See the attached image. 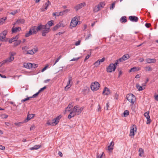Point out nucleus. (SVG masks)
I'll list each match as a JSON object with an SVG mask.
<instances>
[{
	"label": "nucleus",
	"mask_w": 158,
	"mask_h": 158,
	"mask_svg": "<svg viewBox=\"0 0 158 158\" xmlns=\"http://www.w3.org/2000/svg\"><path fill=\"white\" fill-rule=\"evenodd\" d=\"M62 117V116L60 114L57 116L56 118L53 119L52 120V122L48 121L47 122V124L49 125L55 126L58 123L60 119Z\"/></svg>",
	"instance_id": "obj_1"
},
{
	"label": "nucleus",
	"mask_w": 158,
	"mask_h": 158,
	"mask_svg": "<svg viewBox=\"0 0 158 158\" xmlns=\"http://www.w3.org/2000/svg\"><path fill=\"white\" fill-rule=\"evenodd\" d=\"M42 27L41 24L40 23L38 24L37 27L35 26L32 27L31 30L34 34H36L38 31L41 30Z\"/></svg>",
	"instance_id": "obj_2"
},
{
	"label": "nucleus",
	"mask_w": 158,
	"mask_h": 158,
	"mask_svg": "<svg viewBox=\"0 0 158 158\" xmlns=\"http://www.w3.org/2000/svg\"><path fill=\"white\" fill-rule=\"evenodd\" d=\"M126 98L132 104H133L136 100L135 96L132 94H127L126 96Z\"/></svg>",
	"instance_id": "obj_3"
},
{
	"label": "nucleus",
	"mask_w": 158,
	"mask_h": 158,
	"mask_svg": "<svg viewBox=\"0 0 158 158\" xmlns=\"http://www.w3.org/2000/svg\"><path fill=\"white\" fill-rule=\"evenodd\" d=\"M100 84L97 81L92 83L90 86L91 89L93 91H96L99 89Z\"/></svg>",
	"instance_id": "obj_4"
},
{
	"label": "nucleus",
	"mask_w": 158,
	"mask_h": 158,
	"mask_svg": "<svg viewBox=\"0 0 158 158\" xmlns=\"http://www.w3.org/2000/svg\"><path fill=\"white\" fill-rule=\"evenodd\" d=\"M79 108V106H78L77 105L74 106V108H73V110L74 112L76 114L77 113V115H79L81 113L82 111L83 110L84 107H82L81 108L79 109H78Z\"/></svg>",
	"instance_id": "obj_5"
},
{
	"label": "nucleus",
	"mask_w": 158,
	"mask_h": 158,
	"mask_svg": "<svg viewBox=\"0 0 158 158\" xmlns=\"http://www.w3.org/2000/svg\"><path fill=\"white\" fill-rule=\"evenodd\" d=\"M116 69V67L114 65V64L111 63L106 68V70L108 73H111L114 71Z\"/></svg>",
	"instance_id": "obj_6"
},
{
	"label": "nucleus",
	"mask_w": 158,
	"mask_h": 158,
	"mask_svg": "<svg viewBox=\"0 0 158 158\" xmlns=\"http://www.w3.org/2000/svg\"><path fill=\"white\" fill-rule=\"evenodd\" d=\"M42 30L41 33L43 36H45L46 34L48 33L51 31V29L49 27H42Z\"/></svg>",
	"instance_id": "obj_7"
},
{
	"label": "nucleus",
	"mask_w": 158,
	"mask_h": 158,
	"mask_svg": "<svg viewBox=\"0 0 158 158\" xmlns=\"http://www.w3.org/2000/svg\"><path fill=\"white\" fill-rule=\"evenodd\" d=\"M8 32L7 30H5L2 32L0 33V41L4 42V39L6 38V36Z\"/></svg>",
	"instance_id": "obj_8"
},
{
	"label": "nucleus",
	"mask_w": 158,
	"mask_h": 158,
	"mask_svg": "<svg viewBox=\"0 0 158 158\" xmlns=\"http://www.w3.org/2000/svg\"><path fill=\"white\" fill-rule=\"evenodd\" d=\"M78 19L76 17H74L71 20L70 26L73 27H74L76 26L78 23Z\"/></svg>",
	"instance_id": "obj_9"
},
{
	"label": "nucleus",
	"mask_w": 158,
	"mask_h": 158,
	"mask_svg": "<svg viewBox=\"0 0 158 158\" xmlns=\"http://www.w3.org/2000/svg\"><path fill=\"white\" fill-rule=\"evenodd\" d=\"M54 21L52 20H51L49 21H48L47 23L44 25H43L41 24V26H42V27H49L52 26L53 25H54Z\"/></svg>",
	"instance_id": "obj_10"
},
{
	"label": "nucleus",
	"mask_w": 158,
	"mask_h": 158,
	"mask_svg": "<svg viewBox=\"0 0 158 158\" xmlns=\"http://www.w3.org/2000/svg\"><path fill=\"white\" fill-rule=\"evenodd\" d=\"M64 25L62 22H60L55 25L53 28L52 30L55 31L58 29L59 27H64Z\"/></svg>",
	"instance_id": "obj_11"
},
{
	"label": "nucleus",
	"mask_w": 158,
	"mask_h": 158,
	"mask_svg": "<svg viewBox=\"0 0 158 158\" xmlns=\"http://www.w3.org/2000/svg\"><path fill=\"white\" fill-rule=\"evenodd\" d=\"M86 5L85 2H83L77 5L74 7V9L76 11L81 9Z\"/></svg>",
	"instance_id": "obj_12"
},
{
	"label": "nucleus",
	"mask_w": 158,
	"mask_h": 158,
	"mask_svg": "<svg viewBox=\"0 0 158 158\" xmlns=\"http://www.w3.org/2000/svg\"><path fill=\"white\" fill-rule=\"evenodd\" d=\"M35 116V114H29V113L28 114V115L27 118L23 120V122L27 123L30 120L31 118H33Z\"/></svg>",
	"instance_id": "obj_13"
},
{
	"label": "nucleus",
	"mask_w": 158,
	"mask_h": 158,
	"mask_svg": "<svg viewBox=\"0 0 158 158\" xmlns=\"http://www.w3.org/2000/svg\"><path fill=\"white\" fill-rule=\"evenodd\" d=\"M72 77H69V80L68 81L67 85L65 87L64 89L65 90H68L69 88L71 86V85H70V81H72Z\"/></svg>",
	"instance_id": "obj_14"
},
{
	"label": "nucleus",
	"mask_w": 158,
	"mask_h": 158,
	"mask_svg": "<svg viewBox=\"0 0 158 158\" xmlns=\"http://www.w3.org/2000/svg\"><path fill=\"white\" fill-rule=\"evenodd\" d=\"M130 56L128 54H127L124 55L121 58L119 59L120 61L123 62L125 60L129 58Z\"/></svg>",
	"instance_id": "obj_15"
},
{
	"label": "nucleus",
	"mask_w": 158,
	"mask_h": 158,
	"mask_svg": "<svg viewBox=\"0 0 158 158\" xmlns=\"http://www.w3.org/2000/svg\"><path fill=\"white\" fill-rule=\"evenodd\" d=\"M110 94V92L109 89L106 87H105L102 92V94L104 95H108Z\"/></svg>",
	"instance_id": "obj_16"
},
{
	"label": "nucleus",
	"mask_w": 158,
	"mask_h": 158,
	"mask_svg": "<svg viewBox=\"0 0 158 158\" xmlns=\"http://www.w3.org/2000/svg\"><path fill=\"white\" fill-rule=\"evenodd\" d=\"M130 20L132 22H137L138 21V18L137 17L135 16H130L129 17Z\"/></svg>",
	"instance_id": "obj_17"
},
{
	"label": "nucleus",
	"mask_w": 158,
	"mask_h": 158,
	"mask_svg": "<svg viewBox=\"0 0 158 158\" xmlns=\"http://www.w3.org/2000/svg\"><path fill=\"white\" fill-rule=\"evenodd\" d=\"M21 30L20 27H13L11 29V31L13 33H15L17 31H19Z\"/></svg>",
	"instance_id": "obj_18"
},
{
	"label": "nucleus",
	"mask_w": 158,
	"mask_h": 158,
	"mask_svg": "<svg viewBox=\"0 0 158 158\" xmlns=\"http://www.w3.org/2000/svg\"><path fill=\"white\" fill-rule=\"evenodd\" d=\"M19 35H16L15 37H13L11 39H10L8 41L9 43L11 44L13 42L17 40L19 38Z\"/></svg>",
	"instance_id": "obj_19"
},
{
	"label": "nucleus",
	"mask_w": 158,
	"mask_h": 158,
	"mask_svg": "<svg viewBox=\"0 0 158 158\" xmlns=\"http://www.w3.org/2000/svg\"><path fill=\"white\" fill-rule=\"evenodd\" d=\"M50 4L51 2H49V1H48L47 2L45 3L44 5V6H43L44 7V9H42V11H45V10H47L49 5Z\"/></svg>",
	"instance_id": "obj_20"
},
{
	"label": "nucleus",
	"mask_w": 158,
	"mask_h": 158,
	"mask_svg": "<svg viewBox=\"0 0 158 158\" xmlns=\"http://www.w3.org/2000/svg\"><path fill=\"white\" fill-rule=\"evenodd\" d=\"M146 61L148 63H154L156 62V60L155 59L148 58L146 60Z\"/></svg>",
	"instance_id": "obj_21"
},
{
	"label": "nucleus",
	"mask_w": 158,
	"mask_h": 158,
	"mask_svg": "<svg viewBox=\"0 0 158 158\" xmlns=\"http://www.w3.org/2000/svg\"><path fill=\"white\" fill-rule=\"evenodd\" d=\"M139 70V68L138 67H134L131 68L129 71V72L130 73L131 72H134L136 71H138Z\"/></svg>",
	"instance_id": "obj_22"
},
{
	"label": "nucleus",
	"mask_w": 158,
	"mask_h": 158,
	"mask_svg": "<svg viewBox=\"0 0 158 158\" xmlns=\"http://www.w3.org/2000/svg\"><path fill=\"white\" fill-rule=\"evenodd\" d=\"M136 86L139 91H141L145 89L144 87L139 86V85L138 84H137Z\"/></svg>",
	"instance_id": "obj_23"
},
{
	"label": "nucleus",
	"mask_w": 158,
	"mask_h": 158,
	"mask_svg": "<svg viewBox=\"0 0 158 158\" xmlns=\"http://www.w3.org/2000/svg\"><path fill=\"white\" fill-rule=\"evenodd\" d=\"M100 10V5H98L94 7L93 11L94 12H96L99 11Z\"/></svg>",
	"instance_id": "obj_24"
},
{
	"label": "nucleus",
	"mask_w": 158,
	"mask_h": 158,
	"mask_svg": "<svg viewBox=\"0 0 158 158\" xmlns=\"http://www.w3.org/2000/svg\"><path fill=\"white\" fill-rule=\"evenodd\" d=\"M25 22V20L23 19H19L16 21V23H18V24L19 23L23 24Z\"/></svg>",
	"instance_id": "obj_25"
},
{
	"label": "nucleus",
	"mask_w": 158,
	"mask_h": 158,
	"mask_svg": "<svg viewBox=\"0 0 158 158\" xmlns=\"http://www.w3.org/2000/svg\"><path fill=\"white\" fill-rule=\"evenodd\" d=\"M74 111L73 110L72 111H71L70 114L68 115V118L69 119H70L72 118V117H74L76 115V113L73 114Z\"/></svg>",
	"instance_id": "obj_26"
},
{
	"label": "nucleus",
	"mask_w": 158,
	"mask_h": 158,
	"mask_svg": "<svg viewBox=\"0 0 158 158\" xmlns=\"http://www.w3.org/2000/svg\"><path fill=\"white\" fill-rule=\"evenodd\" d=\"M120 21L122 23L126 22H127L126 17V16L122 17L120 19Z\"/></svg>",
	"instance_id": "obj_27"
},
{
	"label": "nucleus",
	"mask_w": 158,
	"mask_h": 158,
	"mask_svg": "<svg viewBox=\"0 0 158 158\" xmlns=\"http://www.w3.org/2000/svg\"><path fill=\"white\" fill-rule=\"evenodd\" d=\"M13 60V59H12V58H11L10 56L7 58L6 60H4V62L5 64L7 62H11Z\"/></svg>",
	"instance_id": "obj_28"
},
{
	"label": "nucleus",
	"mask_w": 158,
	"mask_h": 158,
	"mask_svg": "<svg viewBox=\"0 0 158 158\" xmlns=\"http://www.w3.org/2000/svg\"><path fill=\"white\" fill-rule=\"evenodd\" d=\"M134 132H135V131L134 130V128H133V126H132V127H131V130L130 131V136H134L135 135Z\"/></svg>",
	"instance_id": "obj_29"
},
{
	"label": "nucleus",
	"mask_w": 158,
	"mask_h": 158,
	"mask_svg": "<svg viewBox=\"0 0 158 158\" xmlns=\"http://www.w3.org/2000/svg\"><path fill=\"white\" fill-rule=\"evenodd\" d=\"M21 40H17L15 41V42L14 43V47H16L17 46L19 45L21 43Z\"/></svg>",
	"instance_id": "obj_30"
},
{
	"label": "nucleus",
	"mask_w": 158,
	"mask_h": 158,
	"mask_svg": "<svg viewBox=\"0 0 158 158\" xmlns=\"http://www.w3.org/2000/svg\"><path fill=\"white\" fill-rule=\"evenodd\" d=\"M139 156H142V154H144V150L141 148H139Z\"/></svg>",
	"instance_id": "obj_31"
},
{
	"label": "nucleus",
	"mask_w": 158,
	"mask_h": 158,
	"mask_svg": "<svg viewBox=\"0 0 158 158\" xmlns=\"http://www.w3.org/2000/svg\"><path fill=\"white\" fill-rule=\"evenodd\" d=\"M32 31H31V29H30L29 31L25 35V37H27L32 34Z\"/></svg>",
	"instance_id": "obj_32"
},
{
	"label": "nucleus",
	"mask_w": 158,
	"mask_h": 158,
	"mask_svg": "<svg viewBox=\"0 0 158 158\" xmlns=\"http://www.w3.org/2000/svg\"><path fill=\"white\" fill-rule=\"evenodd\" d=\"M146 118L147 119L146 123L147 124H150L151 122L152 121H151V119H150V116L149 115L148 117H147Z\"/></svg>",
	"instance_id": "obj_33"
},
{
	"label": "nucleus",
	"mask_w": 158,
	"mask_h": 158,
	"mask_svg": "<svg viewBox=\"0 0 158 158\" xmlns=\"http://www.w3.org/2000/svg\"><path fill=\"white\" fill-rule=\"evenodd\" d=\"M100 64V63L99 61V60H98L97 61L94 63V64L95 65V67H97Z\"/></svg>",
	"instance_id": "obj_34"
},
{
	"label": "nucleus",
	"mask_w": 158,
	"mask_h": 158,
	"mask_svg": "<svg viewBox=\"0 0 158 158\" xmlns=\"http://www.w3.org/2000/svg\"><path fill=\"white\" fill-rule=\"evenodd\" d=\"M129 111L127 110H125L124 111L123 115L125 117H127L129 115Z\"/></svg>",
	"instance_id": "obj_35"
},
{
	"label": "nucleus",
	"mask_w": 158,
	"mask_h": 158,
	"mask_svg": "<svg viewBox=\"0 0 158 158\" xmlns=\"http://www.w3.org/2000/svg\"><path fill=\"white\" fill-rule=\"evenodd\" d=\"M6 19V18H2L0 19V24H2L5 22V20Z\"/></svg>",
	"instance_id": "obj_36"
},
{
	"label": "nucleus",
	"mask_w": 158,
	"mask_h": 158,
	"mask_svg": "<svg viewBox=\"0 0 158 158\" xmlns=\"http://www.w3.org/2000/svg\"><path fill=\"white\" fill-rule=\"evenodd\" d=\"M1 116L2 118H6L8 117V115L5 114H2L1 115Z\"/></svg>",
	"instance_id": "obj_37"
},
{
	"label": "nucleus",
	"mask_w": 158,
	"mask_h": 158,
	"mask_svg": "<svg viewBox=\"0 0 158 158\" xmlns=\"http://www.w3.org/2000/svg\"><path fill=\"white\" fill-rule=\"evenodd\" d=\"M118 71L119 72V73L118 75V77H119L122 74V71L121 69L120 68H119L118 69Z\"/></svg>",
	"instance_id": "obj_38"
},
{
	"label": "nucleus",
	"mask_w": 158,
	"mask_h": 158,
	"mask_svg": "<svg viewBox=\"0 0 158 158\" xmlns=\"http://www.w3.org/2000/svg\"><path fill=\"white\" fill-rule=\"evenodd\" d=\"M47 88V86H44L42 88H41L39 90V92H40H40H41L43 91H44V89H46Z\"/></svg>",
	"instance_id": "obj_39"
},
{
	"label": "nucleus",
	"mask_w": 158,
	"mask_h": 158,
	"mask_svg": "<svg viewBox=\"0 0 158 158\" xmlns=\"http://www.w3.org/2000/svg\"><path fill=\"white\" fill-rule=\"evenodd\" d=\"M73 103H70L67 107L66 108V110L68 108L69 109H70L73 106Z\"/></svg>",
	"instance_id": "obj_40"
},
{
	"label": "nucleus",
	"mask_w": 158,
	"mask_h": 158,
	"mask_svg": "<svg viewBox=\"0 0 158 158\" xmlns=\"http://www.w3.org/2000/svg\"><path fill=\"white\" fill-rule=\"evenodd\" d=\"M99 5H100V6L101 7L103 8L104 6L105 3L104 2H100Z\"/></svg>",
	"instance_id": "obj_41"
},
{
	"label": "nucleus",
	"mask_w": 158,
	"mask_h": 158,
	"mask_svg": "<svg viewBox=\"0 0 158 158\" xmlns=\"http://www.w3.org/2000/svg\"><path fill=\"white\" fill-rule=\"evenodd\" d=\"M28 69H32V64L30 63H28Z\"/></svg>",
	"instance_id": "obj_42"
},
{
	"label": "nucleus",
	"mask_w": 158,
	"mask_h": 158,
	"mask_svg": "<svg viewBox=\"0 0 158 158\" xmlns=\"http://www.w3.org/2000/svg\"><path fill=\"white\" fill-rule=\"evenodd\" d=\"M29 52H27V54L33 55L35 53V52L33 51V49H31V50L29 51Z\"/></svg>",
	"instance_id": "obj_43"
},
{
	"label": "nucleus",
	"mask_w": 158,
	"mask_h": 158,
	"mask_svg": "<svg viewBox=\"0 0 158 158\" xmlns=\"http://www.w3.org/2000/svg\"><path fill=\"white\" fill-rule=\"evenodd\" d=\"M32 69L37 67L38 66V64H32Z\"/></svg>",
	"instance_id": "obj_44"
},
{
	"label": "nucleus",
	"mask_w": 158,
	"mask_h": 158,
	"mask_svg": "<svg viewBox=\"0 0 158 158\" xmlns=\"http://www.w3.org/2000/svg\"><path fill=\"white\" fill-rule=\"evenodd\" d=\"M149 111H147L144 113V115L145 117L146 118L147 117H148V116H149Z\"/></svg>",
	"instance_id": "obj_45"
},
{
	"label": "nucleus",
	"mask_w": 158,
	"mask_h": 158,
	"mask_svg": "<svg viewBox=\"0 0 158 158\" xmlns=\"http://www.w3.org/2000/svg\"><path fill=\"white\" fill-rule=\"evenodd\" d=\"M145 68L146 70L147 71H149L152 70V68L149 66L145 67Z\"/></svg>",
	"instance_id": "obj_46"
},
{
	"label": "nucleus",
	"mask_w": 158,
	"mask_h": 158,
	"mask_svg": "<svg viewBox=\"0 0 158 158\" xmlns=\"http://www.w3.org/2000/svg\"><path fill=\"white\" fill-rule=\"evenodd\" d=\"M40 93L39 92V91H38L37 93L33 95V96H32V97L34 98L36 97Z\"/></svg>",
	"instance_id": "obj_47"
},
{
	"label": "nucleus",
	"mask_w": 158,
	"mask_h": 158,
	"mask_svg": "<svg viewBox=\"0 0 158 158\" xmlns=\"http://www.w3.org/2000/svg\"><path fill=\"white\" fill-rule=\"evenodd\" d=\"M48 66V65H46L41 70V72H43L45 70Z\"/></svg>",
	"instance_id": "obj_48"
},
{
	"label": "nucleus",
	"mask_w": 158,
	"mask_h": 158,
	"mask_svg": "<svg viewBox=\"0 0 158 158\" xmlns=\"http://www.w3.org/2000/svg\"><path fill=\"white\" fill-rule=\"evenodd\" d=\"M24 123V122H23H23H19L18 123H15V125H18V126H20L21 124Z\"/></svg>",
	"instance_id": "obj_49"
},
{
	"label": "nucleus",
	"mask_w": 158,
	"mask_h": 158,
	"mask_svg": "<svg viewBox=\"0 0 158 158\" xmlns=\"http://www.w3.org/2000/svg\"><path fill=\"white\" fill-rule=\"evenodd\" d=\"M80 58V57H78L77 58H73L72 59L70 60V61H77Z\"/></svg>",
	"instance_id": "obj_50"
},
{
	"label": "nucleus",
	"mask_w": 158,
	"mask_h": 158,
	"mask_svg": "<svg viewBox=\"0 0 158 158\" xmlns=\"http://www.w3.org/2000/svg\"><path fill=\"white\" fill-rule=\"evenodd\" d=\"M28 63H24L23 64V66L24 68L28 69Z\"/></svg>",
	"instance_id": "obj_51"
},
{
	"label": "nucleus",
	"mask_w": 158,
	"mask_h": 158,
	"mask_svg": "<svg viewBox=\"0 0 158 158\" xmlns=\"http://www.w3.org/2000/svg\"><path fill=\"white\" fill-rule=\"evenodd\" d=\"M115 2H114L113 3H112V4H111V6L110 7V9H113L114 8V7H115Z\"/></svg>",
	"instance_id": "obj_52"
},
{
	"label": "nucleus",
	"mask_w": 158,
	"mask_h": 158,
	"mask_svg": "<svg viewBox=\"0 0 158 158\" xmlns=\"http://www.w3.org/2000/svg\"><path fill=\"white\" fill-rule=\"evenodd\" d=\"M90 55H91V54H88L87 55V56H86V57H85V60H84V61H86V60H87V59H88L89 58Z\"/></svg>",
	"instance_id": "obj_53"
},
{
	"label": "nucleus",
	"mask_w": 158,
	"mask_h": 158,
	"mask_svg": "<svg viewBox=\"0 0 158 158\" xmlns=\"http://www.w3.org/2000/svg\"><path fill=\"white\" fill-rule=\"evenodd\" d=\"M17 13V10H14L13 12H11L10 14L13 15H14Z\"/></svg>",
	"instance_id": "obj_54"
},
{
	"label": "nucleus",
	"mask_w": 158,
	"mask_h": 158,
	"mask_svg": "<svg viewBox=\"0 0 158 158\" xmlns=\"http://www.w3.org/2000/svg\"><path fill=\"white\" fill-rule=\"evenodd\" d=\"M151 24L150 23H146L145 24V26L147 28H149Z\"/></svg>",
	"instance_id": "obj_55"
},
{
	"label": "nucleus",
	"mask_w": 158,
	"mask_h": 158,
	"mask_svg": "<svg viewBox=\"0 0 158 158\" xmlns=\"http://www.w3.org/2000/svg\"><path fill=\"white\" fill-rule=\"evenodd\" d=\"M113 149V147L111 145H110L108 146V150L109 151Z\"/></svg>",
	"instance_id": "obj_56"
},
{
	"label": "nucleus",
	"mask_w": 158,
	"mask_h": 158,
	"mask_svg": "<svg viewBox=\"0 0 158 158\" xmlns=\"http://www.w3.org/2000/svg\"><path fill=\"white\" fill-rule=\"evenodd\" d=\"M28 98H25V99L22 100L21 101V102H24L26 101H28Z\"/></svg>",
	"instance_id": "obj_57"
},
{
	"label": "nucleus",
	"mask_w": 158,
	"mask_h": 158,
	"mask_svg": "<svg viewBox=\"0 0 158 158\" xmlns=\"http://www.w3.org/2000/svg\"><path fill=\"white\" fill-rule=\"evenodd\" d=\"M0 149L2 150H4L5 149V147L2 145H0Z\"/></svg>",
	"instance_id": "obj_58"
},
{
	"label": "nucleus",
	"mask_w": 158,
	"mask_h": 158,
	"mask_svg": "<svg viewBox=\"0 0 158 158\" xmlns=\"http://www.w3.org/2000/svg\"><path fill=\"white\" fill-rule=\"evenodd\" d=\"M9 54H10L11 55V56H14L16 54V53L15 52H10Z\"/></svg>",
	"instance_id": "obj_59"
},
{
	"label": "nucleus",
	"mask_w": 158,
	"mask_h": 158,
	"mask_svg": "<svg viewBox=\"0 0 158 158\" xmlns=\"http://www.w3.org/2000/svg\"><path fill=\"white\" fill-rule=\"evenodd\" d=\"M133 128H134V130L135 132H136L137 129L136 128V126L135 125H133Z\"/></svg>",
	"instance_id": "obj_60"
},
{
	"label": "nucleus",
	"mask_w": 158,
	"mask_h": 158,
	"mask_svg": "<svg viewBox=\"0 0 158 158\" xmlns=\"http://www.w3.org/2000/svg\"><path fill=\"white\" fill-rule=\"evenodd\" d=\"M105 60V58L104 57H103L102 58L99 60V61L100 62H102L104 61Z\"/></svg>",
	"instance_id": "obj_61"
},
{
	"label": "nucleus",
	"mask_w": 158,
	"mask_h": 158,
	"mask_svg": "<svg viewBox=\"0 0 158 158\" xmlns=\"http://www.w3.org/2000/svg\"><path fill=\"white\" fill-rule=\"evenodd\" d=\"M80 41L79 40L75 43V45L76 46H77V45H79L80 44Z\"/></svg>",
	"instance_id": "obj_62"
},
{
	"label": "nucleus",
	"mask_w": 158,
	"mask_h": 158,
	"mask_svg": "<svg viewBox=\"0 0 158 158\" xmlns=\"http://www.w3.org/2000/svg\"><path fill=\"white\" fill-rule=\"evenodd\" d=\"M0 76L2 78H6V77L5 75H3L0 73Z\"/></svg>",
	"instance_id": "obj_63"
},
{
	"label": "nucleus",
	"mask_w": 158,
	"mask_h": 158,
	"mask_svg": "<svg viewBox=\"0 0 158 158\" xmlns=\"http://www.w3.org/2000/svg\"><path fill=\"white\" fill-rule=\"evenodd\" d=\"M101 107L100 106L99 104H98V111H101Z\"/></svg>",
	"instance_id": "obj_64"
}]
</instances>
